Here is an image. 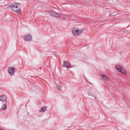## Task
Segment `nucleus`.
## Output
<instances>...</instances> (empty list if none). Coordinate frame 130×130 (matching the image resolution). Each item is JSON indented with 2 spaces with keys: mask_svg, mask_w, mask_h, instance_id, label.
Here are the masks:
<instances>
[{
  "mask_svg": "<svg viewBox=\"0 0 130 130\" xmlns=\"http://www.w3.org/2000/svg\"><path fill=\"white\" fill-rule=\"evenodd\" d=\"M20 5V3H13L11 4L8 6L10 8L14 11L15 10H16L18 7V5Z\"/></svg>",
  "mask_w": 130,
  "mask_h": 130,
  "instance_id": "obj_2",
  "label": "nucleus"
},
{
  "mask_svg": "<svg viewBox=\"0 0 130 130\" xmlns=\"http://www.w3.org/2000/svg\"><path fill=\"white\" fill-rule=\"evenodd\" d=\"M84 30L83 28L78 29L76 27H74L72 28L71 32L74 36H77L83 33Z\"/></svg>",
  "mask_w": 130,
  "mask_h": 130,
  "instance_id": "obj_1",
  "label": "nucleus"
},
{
  "mask_svg": "<svg viewBox=\"0 0 130 130\" xmlns=\"http://www.w3.org/2000/svg\"><path fill=\"white\" fill-rule=\"evenodd\" d=\"M24 38L27 41H30L32 39V36L29 34H27L25 36Z\"/></svg>",
  "mask_w": 130,
  "mask_h": 130,
  "instance_id": "obj_6",
  "label": "nucleus"
},
{
  "mask_svg": "<svg viewBox=\"0 0 130 130\" xmlns=\"http://www.w3.org/2000/svg\"><path fill=\"white\" fill-rule=\"evenodd\" d=\"M0 130H4V129H0Z\"/></svg>",
  "mask_w": 130,
  "mask_h": 130,
  "instance_id": "obj_16",
  "label": "nucleus"
},
{
  "mask_svg": "<svg viewBox=\"0 0 130 130\" xmlns=\"http://www.w3.org/2000/svg\"><path fill=\"white\" fill-rule=\"evenodd\" d=\"M14 11L17 13L19 14H21V11L20 9V8L18 9V8H17L16 10H15Z\"/></svg>",
  "mask_w": 130,
  "mask_h": 130,
  "instance_id": "obj_10",
  "label": "nucleus"
},
{
  "mask_svg": "<svg viewBox=\"0 0 130 130\" xmlns=\"http://www.w3.org/2000/svg\"><path fill=\"white\" fill-rule=\"evenodd\" d=\"M62 68H64L65 67V61H64L63 62V64L62 66Z\"/></svg>",
  "mask_w": 130,
  "mask_h": 130,
  "instance_id": "obj_14",
  "label": "nucleus"
},
{
  "mask_svg": "<svg viewBox=\"0 0 130 130\" xmlns=\"http://www.w3.org/2000/svg\"><path fill=\"white\" fill-rule=\"evenodd\" d=\"M70 63L66 62V67H68L70 66Z\"/></svg>",
  "mask_w": 130,
  "mask_h": 130,
  "instance_id": "obj_12",
  "label": "nucleus"
},
{
  "mask_svg": "<svg viewBox=\"0 0 130 130\" xmlns=\"http://www.w3.org/2000/svg\"><path fill=\"white\" fill-rule=\"evenodd\" d=\"M57 87L59 91H60L61 90V88L60 86L59 85H57Z\"/></svg>",
  "mask_w": 130,
  "mask_h": 130,
  "instance_id": "obj_13",
  "label": "nucleus"
},
{
  "mask_svg": "<svg viewBox=\"0 0 130 130\" xmlns=\"http://www.w3.org/2000/svg\"><path fill=\"white\" fill-rule=\"evenodd\" d=\"M101 77L105 81L107 82L109 80L108 77L105 75L102 74L101 75Z\"/></svg>",
  "mask_w": 130,
  "mask_h": 130,
  "instance_id": "obj_8",
  "label": "nucleus"
},
{
  "mask_svg": "<svg viewBox=\"0 0 130 130\" xmlns=\"http://www.w3.org/2000/svg\"><path fill=\"white\" fill-rule=\"evenodd\" d=\"M6 108V105L5 104H3L1 107V109L2 110H4Z\"/></svg>",
  "mask_w": 130,
  "mask_h": 130,
  "instance_id": "obj_11",
  "label": "nucleus"
},
{
  "mask_svg": "<svg viewBox=\"0 0 130 130\" xmlns=\"http://www.w3.org/2000/svg\"><path fill=\"white\" fill-rule=\"evenodd\" d=\"M54 54H55V55L57 54V52H55V53H54Z\"/></svg>",
  "mask_w": 130,
  "mask_h": 130,
  "instance_id": "obj_15",
  "label": "nucleus"
},
{
  "mask_svg": "<svg viewBox=\"0 0 130 130\" xmlns=\"http://www.w3.org/2000/svg\"><path fill=\"white\" fill-rule=\"evenodd\" d=\"M47 107L45 106L42 107L40 110V112H43L46 110Z\"/></svg>",
  "mask_w": 130,
  "mask_h": 130,
  "instance_id": "obj_9",
  "label": "nucleus"
},
{
  "mask_svg": "<svg viewBox=\"0 0 130 130\" xmlns=\"http://www.w3.org/2000/svg\"><path fill=\"white\" fill-rule=\"evenodd\" d=\"M51 15L55 17H60L61 15L58 13H56L55 11H49L48 12Z\"/></svg>",
  "mask_w": 130,
  "mask_h": 130,
  "instance_id": "obj_4",
  "label": "nucleus"
},
{
  "mask_svg": "<svg viewBox=\"0 0 130 130\" xmlns=\"http://www.w3.org/2000/svg\"><path fill=\"white\" fill-rule=\"evenodd\" d=\"M6 96L5 95L0 96V101L2 102L6 101Z\"/></svg>",
  "mask_w": 130,
  "mask_h": 130,
  "instance_id": "obj_7",
  "label": "nucleus"
},
{
  "mask_svg": "<svg viewBox=\"0 0 130 130\" xmlns=\"http://www.w3.org/2000/svg\"><path fill=\"white\" fill-rule=\"evenodd\" d=\"M116 68L119 72H121L123 75H126V72L125 69L122 67L118 65L116 66Z\"/></svg>",
  "mask_w": 130,
  "mask_h": 130,
  "instance_id": "obj_3",
  "label": "nucleus"
},
{
  "mask_svg": "<svg viewBox=\"0 0 130 130\" xmlns=\"http://www.w3.org/2000/svg\"><path fill=\"white\" fill-rule=\"evenodd\" d=\"M15 68L11 66L8 68V71L10 75H13L14 72Z\"/></svg>",
  "mask_w": 130,
  "mask_h": 130,
  "instance_id": "obj_5",
  "label": "nucleus"
}]
</instances>
